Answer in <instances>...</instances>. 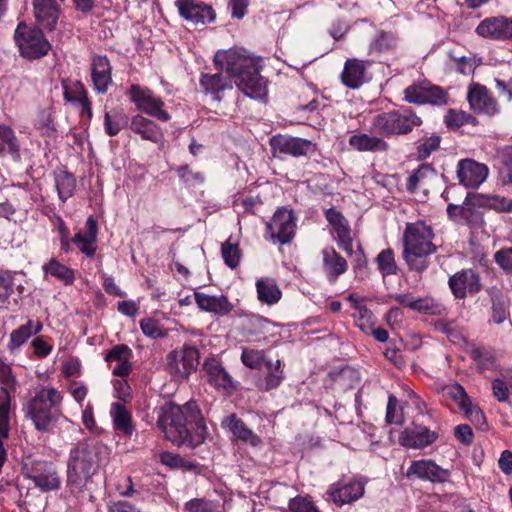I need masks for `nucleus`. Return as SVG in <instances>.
Masks as SVG:
<instances>
[{
	"label": "nucleus",
	"mask_w": 512,
	"mask_h": 512,
	"mask_svg": "<svg viewBox=\"0 0 512 512\" xmlns=\"http://www.w3.org/2000/svg\"><path fill=\"white\" fill-rule=\"evenodd\" d=\"M217 67L234 79L236 86L252 99H263L267 95V84L259 74L258 62L255 58L236 50L218 52L214 57Z\"/></svg>",
	"instance_id": "nucleus-1"
},
{
	"label": "nucleus",
	"mask_w": 512,
	"mask_h": 512,
	"mask_svg": "<svg viewBox=\"0 0 512 512\" xmlns=\"http://www.w3.org/2000/svg\"><path fill=\"white\" fill-rule=\"evenodd\" d=\"M432 228L422 221L408 223L403 235V258L408 266L422 272L428 267V256L436 252Z\"/></svg>",
	"instance_id": "nucleus-2"
},
{
	"label": "nucleus",
	"mask_w": 512,
	"mask_h": 512,
	"mask_svg": "<svg viewBox=\"0 0 512 512\" xmlns=\"http://www.w3.org/2000/svg\"><path fill=\"white\" fill-rule=\"evenodd\" d=\"M199 413L196 405L188 404L181 407L174 403L167 404L161 407L158 415V427L164 433L167 440L175 445L181 446L188 444L193 447L197 445L190 437L187 423L196 419V414Z\"/></svg>",
	"instance_id": "nucleus-3"
},
{
	"label": "nucleus",
	"mask_w": 512,
	"mask_h": 512,
	"mask_svg": "<svg viewBox=\"0 0 512 512\" xmlns=\"http://www.w3.org/2000/svg\"><path fill=\"white\" fill-rule=\"evenodd\" d=\"M63 396L53 387H43L27 403L25 412L38 431H48L54 420L52 409L61 403Z\"/></svg>",
	"instance_id": "nucleus-4"
},
{
	"label": "nucleus",
	"mask_w": 512,
	"mask_h": 512,
	"mask_svg": "<svg viewBox=\"0 0 512 512\" xmlns=\"http://www.w3.org/2000/svg\"><path fill=\"white\" fill-rule=\"evenodd\" d=\"M97 449L93 443L82 442L71 449L67 463V483L80 484L95 471Z\"/></svg>",
	"instance_id": "nucleus-5"
},
{
	"label": "nucleus",
	"mask_w": 512,
	"mask_h": 512,
	"mask_svg": "<svg viewBox=\"0 0 512 512\" xmlns=\"http://www.w3.org/2000/svg\"><path fill=\"white\" fill-rule=\"evenodd\" d=\"M14 40L20 55L28 60L39 59L48 54L51 45L43 32L34 26L19 23L14 32Z\"/></svg>",
	"instance_id": "nucleus-6"
},
{
	"label": "nucleus",
	"mask_w": 512,
	"mask_h": 512,
	"mask_svg": "<svg viewBox=\"0 0 512 512\" xmlns=\"http://www.w3.org/2000/svg\"><path fill=\"white\" fill-rule=\"evenodd\" d=\"M22 473L33 481L34 485L42 492L57 490L61 480L55 465L46 460H27L22 466Z\"/></svg>",
	"instance_id": "nucleus-7"
},
{
	"label": "nucleus",
	"mask_w": 512,
	"mask_h": 512,
	"mask_svg": "<svg viewBox=\"0 0 512 512\" xmlns=\"http://www.w3.org/2000/svg\"><path fill=\"white\" fill-rule=\"evenodd\" d=\"M199 364L198 350L189 345H184L180 349H175L167 355V369L169 373L177 380L188 378L196 371Z\"/></svg>",
	"instance_id": "nucleus-8"
},
{
	"label": "nucleus",
	"mask_w": 512,
	"mask_h": 512,
	"mask_svg": "<svg viewBox=\"0 0 512 512\" xmlns=\"http://www.w3.org/2000/svg\"><path fill=\"white\" fill-rule=\"evenodd\" d=\"M129 95L130 100L141 112L163 122H167L171 119V115L164 110V101L156 96L150 89L132 85Z\"/></svg>",
	"instance_id": "nucleus-9"
},
{
	"label": "nucleus",
	"mask_w": 512,
	"mask_h": 512,
	"mask_svg": "<svg viewBox=\"0 0 512 512\" xmlns=\"http://www.w3.org/2000/svg\"><path fill=\"white\" fill-rule=\"evenodd\" d=\"M295 217L292 210L278 209L267 223V231L274 242L289 243L295 235Z\"/></svg>",
	"instance_id": "nucleus-10"
},
{
	"label": "nucleus",
	"mask_w": 512,
	"mask_h": 512,
	"mask_svg": "<svg viewBox=\"0 0 512 512\" xmlns=\"http://www.w3.org/2000/svg\"><path fill=\"white\" fill-rule=\"evenodd\" d=\"M365 484L362 479L338 481L330 485L327 493L337 506H342L360 499L364 495Z\"/></svg>",
	"instance_id": "nucleus-11"
},
{
	"label": "nucleus",
	"mask_w": 512,
	"mask_h": 512,
	"mask_svg": "<svg viewBox=\"0 0 512 512\" xmlns=\"http://www.w3.org/2000/svg\"><path fill=\"white\" fill-rule=\"evenodd\" d=\"M203 370L208 382L219 392L231 395L236 390L235 382L228 371L215 358H208L203 363Z\"/></svg>",
	"instance_id": "nucleus-12"
},
{
	"label": "nucleus",
	"mask_w": 512,
	"mask_h": 512,
	"mask_svg": "<svg viewBox=\"0 0 512 512\" xmlns=\"http://www.w3.org/2000/svg\"><path fill=\"white\" fill-rule=\"evenodd\" d=\"M438 439V433L426 426L413 423L399 436V443L407 448L423 449L433 444Z\"/></svg>",
	"instance_id": "nucleus-13"
},
{
	"label": "nucleus",
	"mask_w": 512,
	"mask_h": 512,
	"mask_svg": "<svg viewBox=\"0 0 512 512\" xmlns=\"http://www.w3.org/2000/svg\"><path fill=\"white\" fill-rule=\"evenodd\" d=\"M488 176L486 165L478 163L472 159H463L457 165V177L465 187L477 188Z\"/></svg>",
	"instance_id": "nucleus-14"
},
{
	"label": "nucleus",
	"mask_w": 512,
	"mask_h": 512,
	"mask_svg": "<svg viewBox=\"0 0 512 512\" xmlns=\"http://www.w3.org/2000/svg\"><path fill=\"white\" fill-rule=\"evenodd\" d=\"M449 471L443 469L432 460L421 459L412 461L407 470V477L415 476L418 479L434 483H443L449 478Z\"/></svg>",
	"instance_id": "nucleus-15"
},
{
	"label": "nucleus",
	"mask_w": 512,
	"mask_h": 512,
	"mask_svg": "<svg viewBox=\"0 0 512 512\" xmlns=\"http://www.w3.org/2000/svg\"><path fill=\"white\" fill-rule=\"evenodd\" d=\"M270 146L274 156L286 154L299 157L307 154L311 142L287 135H276L270 139Z\"/></svg>",
	"instance_id": "nucleus-16"
},
{
	"label": "nucleus",
	"mask_w": 512,
	"mask_h": 512,
	"mask_svg": "<svg viewBox=\"0 0 512 512\" xmlns=\"http://www.w3.org/2000/svg\"><path fill=\"white\" fill-rule=\"evenodd\" d=\"M180 15L195 24H205L215 19V12L212 7L195 0H177Z\"/></svg>",
	"instance_id": "nucleus-17"
},
{
	"label": "nucleus",
	"mask_w": 512,
	"mask_h": 512,
	"mask_svg": "<svg viewBox=\"0 0 512 512\" xmlns=\"http://www.w3.org/2000/svg\"><path fill=\"white\" fill-rule=\"evenodd\" d=\"M449 286L457 298H464L467 293H476L481 289L480 278L472 269L453 275L449 279Z\"/></svg>",
	"instance_id": "nucleus-18"
},
{
	"label": "nucleus",
	"mask_w": 512,
	"mask_h": 512,
	"mask_svg": "<svg viewBox=\"0 0 512 512\" xmlns=\"http://www.w3.org/2000/svg\"><path fill=\"white\" fill-rule=\"evenodd\" d=\"M369 65V61L356 58L348 59L341 74L343 84L351 89L359 88L368 79L367 67Z\"/></svg>",
	"instance_id": "nucleus-19"
},
{
	"label": "nucleus",
	"mask_w": 512,
	"mask_h": 512,
	"mask_svg": "<svg viewBox=\"0 0 512 512\" xmlns=\"http://www.w3.org/2000/svg\"><path fill=\"white\" fill-rule=\"evenodd\" d=\"M468 101L470 107L477 113L494 115L498 112L497 102L489 95L488 90L479 84L470 87Z\"/></svg>",
	"instance_id": "nucleus-20"
},
{
	"label": "nucleus",
	"mask_w": 512,
	"mask_h": 512,
	"mask_svg": "<svg viewBox=\"0 0 512 512\" xmlns=\"http://www.w3.org/2000/svg\"><path fill=\"white\" fill-rule=\"evenodd\" d=\"M326 219L334 228L339 247L351 254L353 251L352 237L345 217L337 210L330 208L326 211Z\"/></svg>",
	"instance_id": "nucleus-21"
},
{
	"label": "nucleus",
	"mask_w": 512,
	"mask_h": 512,
	"mask_svg": "<svg viewBox=\"0 0 512 512\" xmlns=\"http://www.w3.org/2000/svg\"><path fill=\"white\" fill-rule=\"evenodd\" d=\"M221 426L229 430L236 439L253 447H257L261 444L260 437L249 429L236 414H231L223 418Z\"/></svg>",
	"instance_id": "nucleus-22"
},
{
	"label": "nucleus",
	"mask_w": 512,
	"mask_h": 512,
	"mask_svg": "<svg viewBox=\"0 0 512 512\" xmlns=\"http://www.w3.org/2000/svg\"><path fill=\"white\" fill-rule=\"evenodd\" d=\"M131 357L132 351L128 346L116 345L108 352L105 360L112 367L113 375L125 377L131 371Z\"/></svg>",
	"instance_id": "nucleus-23"
},
{
	"label": "nucleus",
	"mask_w": 512,
	"mask_h": 512,
	"mask_svg": "<svg viewBox=\"0 0 512 512\" xmlns=\"http://www.w3.org/2000/svg\"><path fill=\"white\" fill-rule=\"evenodd\" d=\"M92 81L98 93L104 94L112 84L111 66L105 56H96L92 61Z\"/></svg>",
	"instance_id": "nucleus-24"
},
{
	"label": "nucleus",
	"mask_w": 512,
	"mask_h": 512,
	"mask_svg": "<svg viewBox=\"0 0 512 512\" xmlns=\"http://www.w3.org/2000/svg\"><path fill=\"white\" fill-rule=\"evenodd\" d=\"M194 299L198 307L206 312L226 315L232 309L231 304L224 295H208L201 292H195Z\"/></svg>",
	"instance_id": "nucleus-25"
},
{
	"label": "nucleus",
	"mask_w": 512,
	"mask_h": 512,
	"mask_svg": "<svg viewBox=\"0 0 512 512\" xmlns=\"http://www.w3.org/2000/svg\"><path fill=\"white\" fill-rule=\"evenodd\" d=\"M130 129L138 134L143 140L157 143L161 136V128L151 119L144 117L141 114H137L131 118Z\"/></svg>",
	"instance_id": "nucleus-26"
},
{
	"label": "nucleus",
	"mask_w": 512,
	"mask_h": 512,
	"mask_svg": "<svg viewBox=\"0 0 512 512\" xmlns=\"http://www.w3.org/2000/svg\"><path fill=\"white\" fill-rule=\"evenodd\" d=\"M323 256V269L330 282L346 272L348 264L346 260L338 254L334 248L327 247L322 251Z\"/></svg>",
	"instance_id": "nucleus-27"
},
{
	"label": "nucleus",
	"mask_w": 512,
	"mask_h": 512,
	"mask_svg": "<svg viewBox=\"0 0 512 512\" xmlns=\"http://www.w3.org/2000/svg\"><path fill=\"white\" fill-rule=\"evenodd\" d=\"M43 325L40 321L29 320L26 324L10 333L7 348L11 353H15L29 338L41 332Z\"/></svg>",
	"instance_id": "nucleus-28"
},
{
	"label": "nucleus",
	"mask_w": 512,
	"mask_h": 512,
	"mask_svg": "<svg viewBox=\"0 0 512 512\" xmlns=\"http://www.w3.org/2000/svg\"><path fill=\"white\" fill-rule=\"evenodd\" d=\"M349 145L359 152H386L388 143L381 137L359 133L350 136Z\"/></svg>",
	"instance_id": "nucleus-29"
},
{
	"label": "nucleus",
	"mask_w": 512,
	"mask_h": 512,
	"mask_svg": "<svg viewBox=\"0 0 512 512\" xmlns=\"http://www.w3.org/2000/svg\"><path fill=\"white\" fill-rule=\"evenodd\" d=\"M86 234H82L78 232L72 238L73 243H75L79 250L85 254L87 257H92L96 251V236H97V222L95 219L90 216L86 220Z\"/></svg>",
	"instance_id": "nucleus-30"
},
{
	"label": "nucleus",
	"mask_w": 512,
	"mask_h": 512,
	"mask_svg": "<svg viewBox=\"0 0 512 512\" xmlns=\"http://www.w3.org/2000/svg\"><path fill=\"white\" fill-rule=\"evenodd\" d=\"M34 13L37 21L52 30L58 20V6L55 0H33Z\"/></svg>",
	"instance_id": "nucleus-31"
},
{
	"label": "nucleus",
	"mask_w": 512,
	"mask_h": 512,
	"mask_svg": "<svg viewBox=\"0 0 512 512\" xmlns=\"http://www.w3.org/2000/svg\"><path fill=\"white\" fill-rule=\"evenodd\" d=\"M9 156L13 161H19L20 145L11 127L0 125V157Z\"/></svg>",
	"instance_id": "nucleus-32"
},
{
	"label": "nucleus",
	"mask_w": 512,
	"mask_h": 512,
	"mask_svg": "<svg viewBox=\"0 0 512 512\" xmlns=\"http://www.w3.org/2000/svg\"><path fill=\"white\" fill-rule=\"evenodd\" d=\"M114 428L126 436H131L134 432L131 413L120 402H113L110 408Z\"/></svg>",
	"instance_id": "nucleus-33"
},
{
	"label": "nucleus",
	"mask_w": 512,
	"mask_h": 512,
	"mask_svg": "<svg viewBox=\"0 0 512 512\" xmlns=\"http://www.w3.org/2000/svg\"><path fill=\"white\" fill-rule=\"evenodd\" d=\"M258 300L269 306L278 303L282 297L276 281L272 278H261L256 282Z\"/></svg>",
	"instance_id": "nucleus-34"
},
{
	"label": "nucleus",
	"mask_w": 512,
	"mask_h": 512,
	"mask_svg": "<svg viewBox=\"0 0 512 512\" xmlns=\"http://www.w3.org/2000/svg\"><path fill=\"white\" fill-rule=\"evenodd\" d=\"M394 135L407 134L419 126L421 119L410 109L394 110Z\"/></svg>",
	"instance_id": "nucleus-35"
},
{
	"label": "nucleus",
	"mask_w": 512,
	"mask_h": 512,
	"mask_svg": "<svg viewBox=\"0 0 512 512\" xmlns=\"http://www.w3.org/2000/svg\"><path fill=\"white\" fill-rule=\"evenodd\" d=\"M199 82L203 91L207 94L215 95L216 100H220L219 92L232 87L230 80L223 77L220 73L202 74Z\"/></svg>",
	"instance_id": "nucleus-36"
},
{
	"label": "nucleus",
	"mask_w": 512,
	"mask_h": 512,
	"mask_svg": "<svg viewBox=\"0 0 512 512\" xmlns=\"http://www.w3.org/2000/svg\"><path fill=\"white\" fill-rule=\"evenodd\" d=\"M267 374L264 379L258 382V387L262 390L269 391L277 388L284 380V372L281 369V361L265 362Z\"/></svg>",
	"instance_id": "nucleus-37"
},
{
	"label": "nucleus",
	"mask_w": 512,
	"mask_h": 512,
	"mask_svg": "<svg viewBox=\"0 0 512 512\" xmlns=\"http://www.w3.org/2000/svg\"><path fill=\"white\" fill-rule=\"evenodd\" d=\"M17 272L12 271H1L0 272V305L5 306L10 303L9 298L15 291V287L18 290V293L21 294L23 292V286L21 284L16 286V276Z\"/></svg>",
	"instance_id": "nucleus-38"
},
{
	"label": "nucleus",
	"mask_w": 512,
	"mask_h": 512,
	"mask_svg": "<svg viewBox=\"0 0 512 512\" xmlns=\"http://www.w3.org/2000/svg\"><path fill=\"white\" fill-rule=\"evenodd\" d=\"M128 123V116L121 109H112L104 115V130L109 136L118 135Z\"/></svg>",
	"instance_id": "nucleus-39"
},
{
	"label": "nucleus",
	"mask_w": 512,
	"mask_h": 512,
	"mask_svg": "<svg viewBox=\"0 0 512 512\" xmlns=\"http://www.w3.org/2000/svg\"><path fill=\"white\" fill-rule=\"evenodd\" d=\"M11 394L6 390H0V435L3 437L9 436L12 414Z\"/></svg>",
	"instance_id": "nucleus-40"
},
{
	"label": "nucleus",
	"mask_w": 512,
	"mask_h": 512,
	"mask_svg": "<svg viewBox=\"0 0 512 512\" xmlns=\"http://www.w3.org/2000/svg\"><path fill=\"white\" fill-rule=\"evenodd\" d=\"M55 186L59 199L64 202L72 197L76 187V180L67 171H59L55 174Z\"/></svg>",
	"instance_id": "nucleus-41"
},
{
	"label": "nucleus",
	"mask_w": 512,
	"mask_h": 512,
	"mask_svg": "<svg viewBox=\"0 0 512 512\" xmlns=\"http://www.w3.org/2000/svg\"><path fill=\"white\" fill-rule=\"evenodd\" d=\"M43 270L46 274L57 278L65 285H71L74 282V271L55 259H51L45 264Z\"/></svg>",
	"instance_id": "nucleus-42"
},
{
	"label": "nucleus",
	"mask_w": 512,
	"mask_h": 512,
	"mask_svg": "<svg viewBox=\"0 0 512 512\" xmlns=\"http://www.w3.org/2000/svg\"><path fill=\"white\" fill-rule=\"evenodd\" d=\"M477 204L493 209L498 212H511L512 211V200L494 195V194H479L477 196Z\"/></svg>",
	"instance_id": "nucleus-43"
},
{
	"label": "nucleus",
	"mask_w": 512,
	"mask_h": 512,
	"mask_svg": "<svg viewBox=\"0 0 512 512\" xmlns=\"http://www.w3.org/2000/svg\"><path fill=\"white\" fill-rule=\"evenodd\" d=\"M394 128L393 111L380 113L371 121V130L384 137L394 135Z\"/></svg>",
	"instance_id": "nucleus-44"
},
{
	"label": "nucleus",
	"mask_w": 512,
	"mask_h": 512,
	"mask_svg": "<svg viewBox=\"0 0 512 512\" xmlns=\"http://www.w3.org/2000/svg\"><path fill=\"white\" fill-rule=\"evenodd\" d=\"M501 16L486 18L476 28L478 35L500 39Z\"/></svg>",
	"instance_id": "nucleus-45"
},
{
	"label": "nucleus",
	"mask_w": 512,
	"mask_h": 512,
	"mask_svg": "<svg viewBox=\"0 0 512 512\" xmlns=\"http://www.w3.org/2000/svg\"><path fill=\"white\" fill-rule=\"evenodd\" d=\"M221 253L224 263L234 269L238 266L241 258V251L237 243H232L231 239H228L222 244Z\"/></svg>",
	"instance_id": "nucleus-46"
},
{
	"label": "nucleus",
	"mask_w": 512,
	"mask_h": 512,
	"mask_svg": "<svg viewBox=\"0 0 512 512\" xmlns=\"http://www.w3.org/2000/svg\"><path fill=\"white\" fill-rule=\"evenodd\" d=\"M377 264L379 270L384 276L394 275L397 272L394 253L391 249H385L378 254Z\"/></svg>",
	"instance_id": "nucleus-47"
},
{
	"label": "nucleus",
	"mask_w": 512,
	"mask_h": 512,
	"mask_svg": "<svg viewBox=\"0 0 512 512\" xmlns=\"http://www.w3.org/2000/svg\"><path fill=\"white\" fill-rule=\"evenodd\" d=\"M498 160L501 163L500 174L512 184V146H506L498 151Z\"/></svg>",
	"instance_id": "nucleus-48"
},
{
	"label": "nucleus",
	"mask_w": 512,
	"mask_h": 512,
	"mask_svg": "<svg viewBox=\"0 0 512 512\" xmlns=\"http://www.w3.org/2000/svg\"><path fill=\"white\" fill-rule=\"evenodd\" d=\"M0 390H6L8 393H14L16 390V377L12 373V368L0 359Z\"/></svg>",
	"instance_id": "nucleus-49"
},
{
	"label": "nucleus",
	"mask_w": 512,
	"mask_h": 512,
	"mask_svg": "<svg viewBox=\"0 0 512 512\" xmlns=\"http://www.w3.org/2000/svg\"><path fill=\"white\" fill-rule=\"evenodd\" d=\"M273 324L262 316H251L246 322V332L251 335L264 334L269 332L270 326Z\"/></svg>",
	"instance_id": "nucleus-50"
},
{
	"label": "nucleus",
	"mask_w": 512,
	"mask_h": 512,
	"mask_svg": "<svg viewBox=\"0 0 512 512\" xmlns=\"http://www.w3.org/2000/svg\"><path fill=\"white\" fill-rule=\"evenodd\" d=\"M241 361L246 367L251 369H259L264 363V354L259 350L243 348Z\"/></svg>",
	"instance_id": "nucleus-51"
},
{
	"label": "nucleus",
	"mask_w": 512,
	"mask_h": 512,
	"mask_svg": "<svg viewBox=\"0 0 512 512\" xmlns=\"http://www.w3.org/2000/svg\"><path fill=\"white\" fill-rule=\"evenodd\" d=\"M353 317L356 321L357 326L362 331L367 332L369 329H371V326L373 324V315L372 312L366 308V306L362 304H357L355 306V312L353 314Z\"/></svg>",
	"instance_id": "nucleus-52"
},
{
	"label": "nucleus",
	"mask_w": 512,
	"mask_h": 512,
	"mask_svg": "<svg viewBox=\"0 0 512 512\" xmlns=\"http://www.w3.org/2000/svg\"><path fill=\"white\" fill-rule=\"evenodd\" d=\"M508 317L506 301L497 295L492 298V321L495 324L503 323Z\"/></svg>",
	"instance_id": "nucleus-53"
},
{
	"label": "nucleus",
	"mask_w": 512,
	"mask_h": 512,
	"mask_svg": "<svg viewBox=\"0 0 512 512\" xmlns=\"http://www.w3.org/2000/svg\"><path fill=\"white\" fill-rule=\"evenodd\" d=\"M440 137L432 135L424 139L417 147V156L419 159L424 160L428 158L431 153L439 148Z\"/></svg>",
	"instance_id": "nucleus-54"
},
{
	"label": "nucleus",
	"mask_w": 512,
	"mask_h": 512,
	"mask_svg": "<svg viewBox=\"0 0 512 512\" xmlns=\"http://www.w3.org/2000/svg\"><path fill=\"white\" fill-rule=\"evenodd\" d=\"M215 508V503L205 498H195L184 505V509L188 512H213Z\"/></svg>",
	"instance_id": "nucleus-55"
},
{
	"label": "nucleus",
	"mask_w": 512,
	"mask_h": 512,
	"mask_svg": "<svg viewBox=\"0 0 512 512\" xmlns=\"http://www.w3.org/2000/svg\"><path fill=\"white\" fill-rule=\"evenodd\" d=\"M404 100L413 104H425V86L413 84L404 90Z\"/></svg>",
	"instance_id": "nucleus-56"
},
{
	"label": "nucleus",
	"mask_w": 512,
	"mask_h": 512,
	"mask_svg": "<svg viewBox=\"0 0 512 512\" xmlns=\"http://www.w3.org/2000/svg\"><path fill=\"white\" fill-rule=\"evenodd\" d=\"M461 410L464 411L465 416L468 418L470 422L481 427L485 425V416L481 409L474 405L471 400L468 401L465 405L461 407Z\"/></svg>",
	"instance_id": "nucleus-57"
},
{
	"label": "nucleus",
	"mask_w": 512,
	"mask_h": 512,
	"mask_svg": "<svg viewBox=\"0 0 512 512\" xmlns=\"http://www.w3.org/2000/svg\"><path fill=\"white\" fill-rule=\"evenodd\" d=\"M444 392L448 397L453 399L460 408L470 401L465 389L458 383L446 386Z\"/></svg>",
	"instance_id": "nucleus-58"
},
{
	"label": "nucleus",
	"mask_w": 512,
	"mask_h": 512,
	"mask_svg": "<svg viewBox=\"0 0 512 512\" xmlns=\"http://www.w3.org/2000/svg\"><path fill=\"white\" fill-rule=\"evenodd\" d=\"M425 103L444 105L447 103V94L438 86H425Z\"/></svg>",
	"instance_id": "nucleus-59"
},
{
	"label": "nucleus",
	"mask_w": 512,
	"mask_h": 512,
	"mask_svg": "<svg viewBox=\"0 0 512 512\" xmlns=\"http://www.w3.org/2000/svg\"><path fill=\"white\" fill-rule=\"evenodd\" d=\"M140 328L142 332L150 338H160L164 333L156 320L146 318L140 321Z\"/></svg>",
	"instance_id": "nucleus-60"
},
{
	"label": "nucleus",
	"mask_w": 512,
	"mask_h": 512,
	"mask_svg": "<svg viewBox=\"0 0 512 512\" xmlns=\"http://www.w3.org/2000/svg\"><path fill=\"white\" fill-rule=\"evenodd\" d=\"M289 509L292 512H316L318 508L308 498L298 496L290 500Z\"/></svg>",
	"instance_id": "nucleus-61"
},
{
	"label": "nucleus",
	"mask_w": 512,
	"mask_h": 512,
	"mask_svg": "<svg viewBox=\"0 0 512 512\" xmlns=\"http://www.w3.org/2000/svg\"><path fill=\"white\" fill-rule=\"evenodd\" d=\"M495 262L507 273H512V247L503 248L494 255Z\"/></svg>",
	"instance_id": "nucleus-62"
},
{
	"label": "nucleus",
	"mask_w": 512,
	"mask_h": 512,
	"mask_svg": "<svg viewBox=\"0 0 512 512\" xmlns=\"http://www.w3.org/2000/svg\"><path fill=\"white\" fill-rule=\"evenodd\" d=\"M412 310L424 314H435L438 312V306L433 299L415 298Z\"/></svg>",
	"instance_id": "nucleus-63"
},
{
	"label": "nucleus",
	"mask_w": 512,
	"mask_h": 512,
	"mask_svg": "<svg viewBox=\"0 0 512 512\" xmlns=\"http://www.w3.org/2000/svg\"><path fill=\"white\" fill-rule=\"evenodd\" d=\"M467 121L466 113L462 111L449 110L444 117L446 126L450 129H456Z\"/></svg>",
	"instance_id": "nucleus-64"
}]
</instances>
